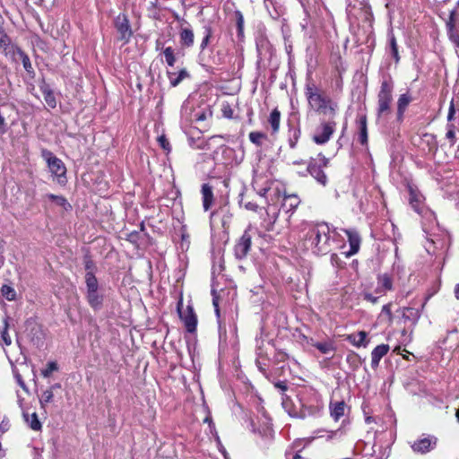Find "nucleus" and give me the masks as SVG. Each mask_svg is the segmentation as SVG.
I'll use <instances>...</instances> for the list:
<instances>
[{
  "mask_svg": "<svg viewBox=\"0 0 459 459\" xmlns=\"http://www.w3.org/2000/svg\"><path fill=\"white\" fill-rule=\"evenodd\" d=\"M305 96L309 107L319 115L334 118L339 108L338 103L331 99L312 80L305 85Z\"/></svg>",
  "mask_w": 459,
  "mask_h": 459,
  "instance_id": "f257e3e1",
  "label": "nucleus"
},
{
  "mask_svg": "<svg viewBox=\"0 0 459 459\" xmlns=\"http://www.w3.org/2000/svg\"><path fill=\"white\" fill-rule=\"evenodd\" d=\"M306 244L317 255L328 254L333 244L328 225L321 223L310 228L306 237Z\"/></svg>",
  "mask_w": 459,
  "mask_h": 459,
  "instance_id": "f03ea898",
  "label": "nucleus"
},
{
  "mask_svg": "<svg viewBox=\"0 0 459 459\" xmlns=\"http://www.w3.org/2000/svg\"><path fill=\"white\" fill-rule=\"evenodd\" d=\"M301 418L318 415L324 408L321 395L313 388H305L299 394Z\"/></svg>",
  "mask_w": 459,
  "mask_h": 459,
  "instance_id": "7ed1b4c3",
  "label": "nucleus"
},
{
  "mask_svg": "<svg viewBox=\"0 0 459 459\" xmlns=\"http://www.w3.org/2000/svg\"><path fill=\"white\" fill-rule=\"evenodd\" d=\"M394 82L390 76L383 77L377 94V114L378 117H385L391 112L393 102Z\"/></svg>",
  "mask_w": 459,
  "mask_h": 459,
  "instance_id": "20e7f679",
  "label": "nucleus"
},
{
  "mask_svg": "<svg viewBox=\"0 0 459 459\" xmlns=\"http://www.w3.org/2000/svg\"><path fill=\"white\" fill-rule=\"evenodd\" d=\"M329 160L323 154H318L317 158H310L307 163V168L304 171H299V174L306 177L307 174L311 175L319 184L325 186L327 183V176L323 169L327 167Z\"/></svg>",
  "mask_w": 459,
  "mask_h": 459,
  "instance_id": "39448f33",
  "label": "nucleus"
},
{
  "mask_svg": "<svg viewBox=\"0 0 459 459\" xmlns=\"http://www.w3.org/2000/svg\"><path fill=\"white\" fill-rule=\"evenodd\" d=\"M85 297L90 307L100 310L103 306L104 295L99 291V281L95 275L85 273Z\"/></svg>",
  "mask_w": 459,
  "mask_h": 459,
  "instance_id": "423d86ee",
  "label": "nucleus"
},
{
  "mask_svg": "<svg viewBox=\"0 0 459 459\" xmlns=\"http://www.w3.org/2000/svg\"><path fill=\"white\" fill-rule=\"evenodd\" d=\"M42 157L48 163V167L53 177L56 178V181L60 185L66 183V168L65 163L53 154L50 151L43 150Z\"/></svg>",
  "mask_w": 459,
  "mask_h": 459,
  "instance_id": "0eeeda50",
  "label": "nucleus"
},
{
  "mask_svg": "<svg viewBox=\"0 0 459 459\" xmlns=\"http://www.w3.org/2000/svg\"><path fill=\"white\" fill-rule=\"evenodd\" d=\"M336 125L334 118L328 117V120L321 119L313 135V141L317 144L326 143L334 133Z\"/></svg>",
  "mask_w": 459,
  "mask_h": 459,
  "instance_id": "6e6552de",
  "label": "nucleus"
},
{
  "mask_svg": "<svg viewBox=\"0 0 459 459\" xmlns=\"http://www.w3.org/2000/svg\"><path fill=\"white\" fill-rule=\"evenodd\" d=\"M438 438L434 435L422 434L411 445L412 451L416 454L425 455L433 451L437 446Z\"/></svg>",
  "mask_w": 459,
  "mask_h": 459,
  "instance_id": "1a4fd4ad",
  "label": "nucleus"
},
{
  "mask_svg": "<svg viewBox=\"0 0 459 459\" xmlns=\"http://www.w3.org/2000/svg\"><path fill=\"white\" fill-rule=\"evenodd\" d=\"M114 26L119 34L117 39L124 44L128 43L133 36V30L127 15L126 13H119L114 20Z\"/></svg>",
  "mask_w": 459,
  "mask_h": 459,
  "instance_id": "9d476101",
  "label": "nucleus"
},
{
  "mask_svg": "<svg viewBox=\"0 0 459 459\" xmlns=\"http://www.w3.org/2000/svg\"><path fill=\"white\" fill-rule=\"evenodd\" d=\"M181 305V302H179L178 306L179 317L184 322L187 332L194 333L195 332L197 325V316L194 308L191 306H187L186 309H182Z\"/></svg>",
  "mask_w": 459,
  "mask_h": 459,
  "instance_id": "9b49d317",
  "label": "nucleus"
},
{
  "mask_svg": "<svg viewBox=\"0 0 459 459\" xmlns=\"http://www.w3.org/2000/svg\"><path fill=\"white\" fill-rule=\"evenodd\" d=\"M251 239L252 237L249 234L248 230H245L234 247V255L237 259L241 260L247 255L251 248Z\"/></svg>",
  "mask_w": 459,
  "mask_h": 459,
  "instance_id": "f8f14e48",
  "label": "nucleus"
},
{
  "mask_svg": "<svg viewBox=\"0 0 459 459\" xmlns=\"http://www.w3.org/2000/svg\"><path fill=\"white\" fill-rule=\"evenodd\" d=\"M409 203L412 209L419 214H421L425 209L424 196L420 193L418 189H415L411 186H409Z\"/></svg>",
  "mask_w": 459,
  "mask_h": 459,
  "instance_id": "ddd939ff",
  "label": "nucleus"
},
{
  "mask_svg": "<svg viewBox=\"0 0 459 459\" xmlns=\"http://www.w3.org/2000/svg\"><path fill=\"white\" fill-rule=\"evenodd\" d=\"M264 6L270 16L274 20H277L284 13V7L281 0H264Z\"/></svg>",
  "mask_w": 459,
  "mask_h": 459,
  "instance_id": "4468645a",
  "label": "nucleus"
},
{
  "mask_svg": "<svg viewBox=\"0 0 459 459\" xmlns=\"http://www.w3.org/2000/svg\"><path fill=\"white\" fill-rule=\"evenodd\" d=\"M346 403L344 401H330L329 411L330 415L334 421H338L344 416L346 411Z\"/></svg>",
  "mask_w": 459,
  "mask_h": 459,
  "instance_id": "2eb2a0df",
  "label": "nucleus"
},
{
  "mask_svg": "<svg viewBox=\"0 0 459 459\" xmlns=\"http://www.w3.org/2000/svg\"><path fill=\"white\" fill-rule=\"evenodd\" d=\"M281 405L287 413L291 417L301 418L300 406L298 408L292 402V400L286 394H282L281 397Z\"/></svg>",
  "mask_w": 459,
  "mask_h": 459,
  "instance_id": "dca6fc26",
  "label": "nucleus"
},
{
  "mask_svg": "<svg viewBox=\"0 0 459 459\" xmlns=\"http://www.w3.org/2000/svg\"><path fill=\"white\" fill-rule=\"evenodd\" d=\"M420 317V312L414 307H403L402 310V319L404 324L410 322L412 326H415Z\"/></svg>",
  "mask_w": 459,
  "mask_h": 459,
  "instance_id": "f3484780",
  "label": "nucleus"
},
{
  "mask_svg": "<svg viewBox=\"0 0 459 459\" xmlns=\"http://www.w3.org/2000/svg\"><path fill=\"white\" fill-rule=\"evenodd\" d=\"M195 35L191 27H182L179 30V42L183 48H191L194 45Z\"/></svg>",
  "mask_w": 459,
  "mask_h": 459,
  "instance_id": "a211bd4d",
  "label": "nucleus"
},
{
  "mask_svg": "<svg viewBox=\"0 0 459 459\" xmlns=\"http://www.w3.org/2000/svg\"><path fill=\"white\" fill-rule=\"evenodd\" d=\"M308 343L313 347L316 348L322 354H330L333 353L336 350L334 342L331 340H326L324 342H315L313 339L308 341Z\"/></svg>",
  "mask_w": 459,
  "mask_h": 459,
  "instance_id": "6ab92c4d",
  "label": "nucleus"
},
{
  "mask_svg": "<svg viewBox=\"0 0 459 459\" xmlns=\"http://www.w3.org/2000/svg\"><path fill=\"white\" fill-rule=\"evenodd\" d=\"M389 351L387 344L377 345L371 352V367L377 368L379 365L381 359L386 355Z\"/></svg>",
  "mask_w": 459,
  "mask_h": 459,
  "instance_id": "aec40b11",
  "label": "nucleus"
},
{
  "mask_svg": "<svg viewBox=\"0 0 459 459\" xmlns=\"http://www.w3.org/2000/svg\"><path fill=\"white\" fill-rule=\"evenodd\" d=\"M344 231L348 237V240L350 243L351 249H350L349 254L354 255L359 249V244H360L359 235L357 231H355L353 230H345Z\"/></svg>",
  "mask_w": 459,
  "mask_h": 459,
  "instance_id": "412c9836",
  "label": "nucleus"
},
{
  "mask_svg": "<svg viewBox=\"0 0 459 459\" xmlns=\"http://www.w3.org/2000/svg\"><path fill=\"white\" fill-rule=\"evenodd\" d=\"M167 75L169 80V83L172 87L178 86L184 79L189 76L186 69L183 68L178 72L167 71Z\"/></svg>",
  "mask_w": 459,
  "mask_h": 459,
  "instance_id": "4be33fe9",
  "label": "nucleus"
},
{
  "mask_svg": "<svg viewBox=\"0 0 459 459\" xmlns=\"http://www.w3.org/2000/svg\"><path fill=\"white\" fill-rule=\"evenodd\" d=\"M358 126L359 129V142L365 145L368 143V127H367V117L366 115H359L358 117Z\"/></svg>",
  "mask_w": 459,
  "mask_h": 459,
  "instance_id": "5701e85b",
  "label": "nucleus"
},
{
  "mask_svg": "<svg viewBox=\"0 0 459 459\" xmlns=\"http://www.w3.org/2000/svg\"><path fill=\"white\" fill-rule=\"evenodd\" d=\"M202 195L204 209V211H208L213 201L212 189L208 184H204L202 186Z\"/></svg>",
  "mask_w": 459,
  "mask_h": 459,
  "instance_id": "b1692460",
  "label": "nucleus"
},
{
  "mask_svg": "<svg viewBox=\"0 0 459 459\" xmlns=\"http://www.w3.org/2000/svg\"><path fill=\"white\" fill-rule=\"evenodd\" d=\"M367 333L360 331L348 336V341L357 347H367L368 341L367 340Z\"/></svg>",
  "mask_w": 459,
  "mask_h": 459,
  "instance_id": "393cba45",
  "label": "nucleus"
},
{
  "mask_svg": "<svg viewBox=\"0 0 459 459\" xmlns=\"http://www.w3.org/2000/svg\"><path fill=\"white\" fill-rule=\"evenodd\" d=\"M377 283L380 288L390 291L394 288L393 278L388 273H381L377 277Z\"/></svg>",
  "mask_w": 459,
  "mask_h": 459,
  "instance_id": "a878e982",
  "label": "nucleus"
},
{
  "mask_svg": "<svg viewBox=\"0 0 459 459\" xmlns=\"http://www.w3.org/2000/svg\"><path fill=\"white\" fill-rule=\"evenodd\" d=\"M40 91L43 94L44 100H45L46 103L48 104V106L50 107L51 108H56V100L55 95H54L52 90L49 88V86L45 84L40 87Z\"/></svg>",
  "mask_w": 459,
  "mask_h": 459,
  "instance_id": "bb28decb",
  "label": "nucleus"
},
{
  "mask_svg": "<svg viewBox=\"0 0 459 459\" xmlns=\"http://www.w3.org/2000/svg\"><path fill=\"white\" fill-rule=\"evenodd\" d=\"M410 103V97L406 94H402L397 101V119L401 121L403 117V113Z\"/></svg>",
  "mask_w": 459,
  "mask_h": 459,
  "instance_id": "cd10ccee",
  "label": "nucleus"
},
{
  "mask_svg": "<svg viewBox=\"0 0 459 459\" xmlns=\"http://www.w3.org/2000/svg\"><path fill=\"white\" fill-rule=\"evenodd\" d=\"M44 197L46 199H48V200L54 202L56 205L63 207L64 210H65V211L71 210V208H72L71 204L62 195H56L54 194H47Z\"/></svg>",
  "mask_w": 459,
  "mask_h": 459,
  "instance_id": "c85d7f7f",
  "label": "nucleus"
},
{
  "mask_svg": "<svg viewBox=\"0 0 459 459\" xmlns=\"http://www.w3.org/2000/svg\"><path fill=\"white\" fill-rule=\"evenodd\" d=\"M23 418L27 424L30 426V428L33 430H40L41 429V423L38 419V415L36 412H33L32 414H29L27 412H23Z\"/></svg>",
  "mask_w": 459,
  "mask_h": 459,
  "instance_id": "c756f323",
  "label": "nucleus"
},
{
  "mask_svg": "<svg viewBox=\"0 0 459 459\" xmlns=\"http://www.w3.org/2000/svg\"><path fill=\"white\" fill-rule=\"evenodd\" d=\"M280 121H281V112L277 108H274L271 112L269 119H268V122L272 127L273 133H277L279 131Z\"/></svg>",
  "mask_w": 459,
  "mask_h": 459,
  "instance_id": "7c9ffc66",
  "label": "nucleus"
},
{
  "mask_svg": "<svg viewBox=\"0 0 459 459\" xmlns=\"http://www.w3.org/2000/svg\"><path fill=\"white\" fill-rule=\"evenodd\" d=\"M388 40H389V48H390L391 55L394 57V59L395 60V63H398L400 61L398 46H397L396 39L392 30L388 33Z\"/></svg>",
  "mask_w": 459,
  "mask_h": 459,
  "instance_id": "2f4dec72",
  "label": "nucleus"
},
{
  "mask_svg": "<svg viewBox=\"0 0 459 459\" xmlns=\"http://www.w3.org/2000/svg\"><path fill=\"white\" fill-rule=\"evenodd\" d=\"M446 27V29L459 28V13L456 8L450 11Z\"/></svg>",
  "mask_w": 459,
  "mask_h": 459,
  "instance_id": "473e14b6",
  "label": "nucleus"
},
{
  "mask_svg": "<svg viewBox=\"0 0 459 459\" xmlns=\"http://www.w3.org/2000/svg\"><path fill=\"white\" fill-rule=\"evenodd\" d=\"M8 321H9V316H6L3 320L4 326H3V329L1 330V337H2L4 343L6 346L11 345V343H12L11 337L8 333V327H9Z\"/></svg>",
  "mask_w": 459,
  "mask_h": 459,
  "instance_id": "72a5a7b5",
  "label": "nucleus"
},
{
  "mask_svg": "<svg viewBox=\"0 0 459 459\" xmlns=\"http://www.w3.org/2000/svg\"><path fill=\"white\" fill-rule=\"evenodd\" d=\"M212 36V27L210 25H205L204 27V38H203L202 42L200 44L201 51H204L207 48Z\"/></svg>",
  "mask_w": 459,
  "mask_h": 459,
  "instance_id": "f704fd0d",
  "label": "nucleus"
},
{
  "mask_svg": "<svg viewBox=\"0 0 459 459\" xmlns=\"http://www.w3.org/2000/svg\"><path fill=\"white\" fill-rule=\"evenodd\" d=\"M255 351L257 358L267 359L266 351L264 350V340L262 335L255 338Z\"/></svg>",
  "mask_w": 459,
  "mask_h": 459,
  "instance_id": "c9c22d12",
  "label": "nucleus"
},
{
  "mask_svg": "<svg viewBox=\"0 0 459 459\" xmlns=\"http://www.w3.org/2000/svg\"><path fill=\"white\" fill-rule=\"evenodd\" d=\"M54 398V393L52 392V389L45 390L40 398H39V403L42 409H45L47 404L51 403Z\"/></svg>",
  "mask_w": 459,
  "mask_h": 459,
  "instance_id": "e433bc0d",
  "label": "nucleus"
},
{
  "mask_svg": "<svg viewBox=\"0 0 459 459\" xmlns=\"http://www.w3.org/2000/svg\"><path fill=\"white\" fill-rule=\"evenodd\" d=\"M165 61L169 66H173L176 63V56L174 49L171 47H167L163 49Z\"/></svg>",
  "mask_w": 459,
  "mask_h": 459,
  "instance_id": "4c0bfd02",
  "label": "nucleus"
},
{
  "mask_svg": "<svg viewBox=\"0 0 459 459\" xmlns=\"http://www.w3.org/2000/svg\"><path fill=\"white\" fill-rule=\"evenodd\" d=\"M83 264H84V268H85L86 273L95 275L94 271L96 269V266H95L94 262L92 261V259L91 258V256L89 255H84Z\"/></svg>",
  "mask_w": 459,
  "mask_h": 459,
  "instance_id": "58836bf2",
  "label": "nucleus"
},
{
  "mask_svg": "<svg viewBox=\"0 0 459 459\" xmlns=\"http://www.w3.org/2000/svg\"><path fill=\"white\" fill-rule=\"evenodd\" d=\"M1 293L7 300H10V301L13 300L16 297V292H15L14 289L8 285L2 286Z\"/></svg>",
  "mask_w": 459,
  "mask_h": 459,
  "instance_id": "ea45409f",
  "label": "nucleus"
},
{
  "mask_svg": "<svg viewBox=\"0 0 459 459\" xmlns=\"http://www.w3.org/2000/svg\"><path fill=\"white\" fill-rule=\"evenodd\" d=\"M249 140L255 145L261 146L264 139L266 138V135L260 132H251L248 135Z\"/></svg>",
  "mask_w": 459,
  "mask_h": 459,
  "instance_id": "a19ab883",
  "label": "nucleus"
},
{
  "mask_svg": "<svg viewBox=\"0 0 459 459\" xmlns=\"http://www.w3.org/2000/svg\"><path fill=\"white\" fill-rule=\"evenodd\" d=\"M291 134L289 138V146L291 148V149H294L296 148L297 146V143L300 137V130L299 128H294L292 129L291 131Z\"/></svg>",
  "mask_w": 459,
  "mask_h": 459,
  "instance_id": "79ce46f5",
  "label": "nucleus"
},
{
  "mask_svg": "<svg viewBox=\"0 0 459 459\" xmlns=\"http://www.w3.org/2000/svg\"><path fill=\"white\" fill-rule=\"evenodd\" d=\"M446 31L450 41L459 47V28L446 29Z\"/></svg>",
  "mask_w": 459,
  "mask_h": 459,
  "instance_id": "37998d69",
  "label": "nucleus"
},
{
  "mask_svg": "<svg viewBox=\"0 0 459 459\" xmlns=\"http://www.w3.org/2000/svg\"><path fill=\"white\" fill-rule=\"evenodd\" d=\"M58 369L57 364L55 361H50L47 364L46 368L41 370V375L44 377H49L54 371Z\"/></svg>",
  "mask_w": 459,
  "mask_h": 459,
  "instance_id": "c03bdc74",
  "label": "nucleus"
},
{
  "mask_svg": "<svg viewBox=\"0 0 459 459\" xmlns=\"http://www.w3.org/2000/svg\"><path fill=\"white\" fill-rule=\"evenodd\" d=\"M289 205L290 210L295 209L299 204V199L296 195H288L285 197L283 205Z\"/></svg>",
  "mask_w": 459,
  "mask_h": 459,
  "instance_id": "a18cd8bd",
  "label": "nucleus"
},
{
  "mask_svg": "<svg viewBox=\"0 0 459 459\" xmlns=\"http://www.w3.org/2000/svg\"><path fill=\"white\" fill-rule=\"evenodd\" d=\"M319 0H299L306 13H308L317 4Z\"/></svg>",
  "mask_w": 459,
  "mask_h": 459,
  "instance_id": "49530a36",
  "label": "nucleus"
},
{
  "mask_svg": "<svg viewBox=\"0 0 459 459\" xmlns=\"http://www.w3.org/2000/svg\"><path fill=\"white\" fill-rule=\"evenodd\" d=\"M236 17H237L238 34L239 37H242L243 30H244V18L240 12L236 13Z\"/></svg>",
  "mask_w": 459,
  "mask_h": 459,
  "instance_id": "de8ad7c7",
  "label": "nucleus"
},
{
  "mask_svg": "<svg viewBox=\"0 0 459 459\" xmlns=\"http://www.w3.org/2000/svg\"><path fill=\"white\" fill-rule=\"evenodd\" d=\"M326 439L331 440L333 438H341L344 435V430L342 429H338L333 431H326Z\"/></svg>",
  "mask_w": 459,
  "mask_h": 459,
  "instance_id": "09e8293b",
  "label": "nucleus"
},
{
  "mask_svg": "<svg viewBox=\"0 0 459 459\" xmlns=\"http://www.w3.org/2000/svg\"><path fill=\"white\" fill-rule=\"evenodd\" d=\"M448 130L446 132V137L450 141L451 145L455 144V126L453 124L447 125Z\"/></svg>",
  "mask_w": 459,
  "mask_h": 459,
  "instance_id": "8fccbe9b",
  "label": "nucleus"
},
{
  "mask_svg": "<svg viewBox=\"0 0 459 459\" xmlns=\"http://www.w3.org/2000/svg\"><path fill=\"white\" fill-rule=\"evenodd\" d=\"M424 139L427 141L428 144L429 145V150H437V142L436 137L433 134H424Z\"/></svg>",
  "mask_w": 459,
  "mask_h": 459,
  "instance_id": "3c124183",
  "label": "nucleus"
},
{
  "mask_svg": "<svg viewBox=\"0 0 459 459\" xmlns=\"http://www.w3.org/2000/svg\"><path fill=\"white\" fill-rule=\"evenodd\" d=\"M11 43L10 38L4 32L0 36V48L6 50Z\"/></svg>",
  "mask_w": 459,
  "mask_h": 459,
  "instance_id": "603ef678",
  "label": "nucleus"
},
{
  "mask_svg": "<svg viewBox=\"0 0 459 459\" xmlns=\"http://www.w3.org/2000/svg\"><path fill=\"white\" fill-rule=\"evenodd\" d=\"M274 387L279 390L281 393V397H282V394H286L288 390V385L284 381H278L274 383Z\"/></svg>",
  "mask_w": 459,
  "mask_h": 459,
  "instance_id": "864d4df0",
  "label": "nucleus"
},
{
  "mask_svg": "<svg viewBox=\"0 0 459 459\" xmlns=\"http://www.w3.org/2000/svg\"><path fill=\"white\" fill-rule=\"evenodd\" d=\"M21 56H22V61L24 69L27 72H30L32 67H31V63H30L29 56L26 54H24L23 52H21Z\"/></svg>",
  "mask_w": 459,
  "mask_h": 459,
  "instance_id": "5fc2aeb1",
  "label": "nucleus"
},
{
  "mask_svg": "<svg viewBox=\"0 0 459 459\" xmlns=\"http://www.w3.org/2000/svg\"><path fill=\"white\" fill-rule=\"evenodd\" d=\"M255 364L258 368V369L264 373L265 370H266V368H267V359H259V358H256L255 359Z\"/></svg>",
  "mask_w": 459,
  "mask_h": 459,
  "instance_id": "6e6d98bb",
  "label": "nucleus"
},
{
  "mask_svg": "<svg viewBox=\"0 0 459 459\" xmlns=\"http://www.w3.org/2000/svg\"><path fill=\"white\" fill-rule=\"evenodd\" d=\"M363 299L368 302H371L372 304H376L378 302L379 296H374L372 293L364 292Z\"/></svg>",
  "mask_w": 459,
  "mask_h": 459,
  "instance_id": "4d7b16f0",
  "label": "nucleus"
},
{
  "mask_svg": "<svg viewBox=\"0 0 459 459\" xmlns=\"http://www.w3.org/2000/svg\"><path fill=\"white\" fill-rule=\"evenodd\" d=\"M224 117L231 118L233 116V110L229 104H224L221 108Z\"/></svg>",
  "mask_w": 459,
  "mask_h": 459,
  "instance_id": "13d9d810",
  "label": "nucleus"
},
{
  "mask_svg": "<svg viewBox=\"0 0 459 459\" xmlns=\"http://www.w3.org/2000/svg\"><path fill=\"white\" fill-rule=\"evenodd\" d=\"M158 142L162 149L169 151L170 145L165 135L159 136Z\"/></svg>",
  "mask_w": 459,
  "mask_h": 459,
  "instance_id": "bf43d9fd",
  "label": "nucleus"
},
{
  "mask_svg": "<svg viewBox=\"0 0 459 459\" xmlns=\"http://www.w3.org/2000/svg\"><path fill=\"white\" fill-rule=\"evenodd\" d=\"M391 303L385 304L382 307V313L385 314L388 316L389 321L393 320V313L391 311Z\"/></svg>",
  "mask_w": 459,
  "mask_h": 459,
  "instance_id": "052dcab7",
  "label": "nucleus"
},
{
  "mask_svg": "<svg viewBox=\"0 0 459 459\" xmlns=\"http://www.w3.org/2000/svg\"><path fill=\"white\" fill-rule=\"evenodd\" d=\"M287 459H307L300 455V452L299 453H292V452H287L286 453Z\"/></svg>",
  "mask_w": 459,
  "mask_h": 459,
  "instance_id": "680f3d73",
  "label": "nucleus"
},
{
  "mask_svg": "<svg viewBox=\"0 0 459 459\" xmlns=\"http://www.w3.org/2000/svg\"><path fill=\"white\" fill-rule=\"evenodd\" d=\"M244 207L248 211L256 212L258 205L253 202H246L243 204Z\"/></svg>",
  "mask_w": 459,
  "mask_h": 459,
  "instance_id": "e2e57ef3",
  "label": "nucleus"
},
{
  "mask_svg": "<svg viewBox=\"0 0 459 459\" xmlns=\"http://www.w3.org/2000/svg\"><path fill=\"white\" fill-rule=\"evenodd\" d=\"M455 113V104H454V100H452L450 102L448 115H447L448 121H451L454 118Z\"/></svg>",
  "mask_w": 459,
  "mask_h": 459,
  "instance_id": "0e129e2a",
  "label": "nucleus"
},
{
  "mask_svg": "<svg viewBox=\"0 0 459 459\" xmlns=\"http://www.w3.org/2000/svg\"><path fill=\"white\" fill-rule=\"evenodd\" d=\"M386 292H387L386 290L380 288V286L377 283V287L375 290L376 294H377L380 297V296L385 295Z\"/></svg>",
  "mask_w": 459,
  "mask_h": 459,
  "instance_id": "69168bd1",
  "label": "nucleus"
},
{
  "mask_svg": "<svg viewBox=\"0 0 459 459\" xmlns=\"http://www.w3.org/2000/svg\"><path fill=\"white\" fill-rule=\"evenodd\" d=\"M138 239V232L134 231L128 235V240L131 242H136Z\"/></svg>",
  "mask_w": 459,
  "mask_h": 459,
  "instance_id": "338daca9",
  "label": "nucleus"
},
{
  "mask_svg": "<svg viewBox=\"0 0 459 459\" xmlns=\"http://www.w3.org/2000/svg\"><path fill=\"white\" fill-rule=\"evenodd\" d=\"M16 379H17V382H18L19 385L22 389L27 390L26 385H25L24 381L22 380V377L20 375H16Z\"/></svg>",
  "mask_w": 459,
  "mask_h": 459,
  "instance_id": "774afa93",
  "label": "nucleus"
}]
</instances>
